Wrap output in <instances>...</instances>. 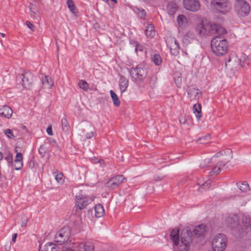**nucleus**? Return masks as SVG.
<instances>
[{
  "mask_svg": "<svg viewBox=\"0 0 251 251\" xmlns=\"http://www.w3.org/2000/svg\"><path fill=\"white\" fill-rule=\"evenodd\" d=\"M178 229L174 228V244L178 246L179 251H189L192 242V233L188 228L183 229L181 233V242H179Z\"/></svg>",
  "mask_w": 251,
  "mask_h": 251,
  "instance_id": "obj_1",
  "label": "nucleus"
},
{
  "mask_svg": "<svg viewBox=\"0 0 251 251\" xmlns=\"http://www.w3.org/2000/svg\"><path fill=\"white\" fill-rule=\"evenodd\" d=\"M211 47L213 52L216 55L222 56L226 52L228 44L225 39L216 36L212 39Z\"/></svg>",
  "mask_w": 251,
  "mask_h": 251,
  "instance_id": "obj_2",
  "label": "nucleus"
},
{
  "mask_svg": "<svg viewBox=\"0 0 251 251\" xmlns=\"http://www.w3.org/2000/svg\"><path fill=\"white\" fill-rule=\"evenodd\" d=\"M128 71L131 78L136 83L143 82L148 74L147 68L142 64L128 69Z\"/></svg>",
  "mask_w": 251,
  "mask_h": 251,
  "instance_id": "obj_3",
  "label": "nucleus"
},
{
  "mask_svg": "<svg viewBox=\"0 0 251 251\" xmlns=\"http://www.w3.org/2000/svg\"><path fill=\"white\" fill-rule=\"evenodd\" d=\"M210 6L216 12L223 14L228 12L231 9V5L228 0H212Z\"/></svg>",
  "mask_w": 251,
  "mask_h": 251,
  "instance_id": "obj_4",
  "label": "nucleus"
},
{
  "mask_svg": "<svg viewBox=\"0 0 251 251\" xmlns=\"http://www.w3.org/2000/svg\"><path fill=\"white\" fill-rule=\"evenodd\" d=\"M17 79L20 80L23 88L25 89H30L33 85L34 79V75L30 71H23L21 74L18 75Z\"/></svg>",
  "mask_w": 251,
  "mask_h": 251,
  "instance_id": "obj_5",
  "label": "nucleus"
},
{
  "mask_svg": "<svg viewBox=\"0 0 251 251\" xmlns=\"http://www.w3.org/2000/svg\"><path fill=\"white\" fill-rule=\"evenodd\" d=\"M227 239L226 236L222 233L215 235L214 237L212 246L213 251H225L226 247Z\"/></svg>",
  "mask_w": 251,
  "mask_h": 251,
  "instance_id": "obj_6",
  "label": "nucleus"
},
{
  "mask_svg": "<svg viewBox=\"0 0 251 251\" xmlns=\"http://www.w3.org/2000/svg\"><path fill=\"white\" fill-rule=\"evenodd\" d=\"M71 235L69 227H63L55 235V241L59 245H62L66 242Z\"/></svg>",
  "mask_w": 251,
  "mask_h": 251,
  "instance_id": "obj_7",
  "label": "nucleus"
},
{
  "mask_svg": "<svg viewBox=\"0 0 251 251\" xmlns=\"http://www.w3.org/2000/svg\"><path fill=\"white\" fill-rule=\"evenodd\" d=\"M244 60L242 62L241 59H239L237 56L232 54L229 56L228 61L226 62L225 65L227 68L235 71L239 69L240 67H244Z\"/></svg>",
  "mask_w": 251,
  "mask_h": 251,
  "instance_id": "obj_8",
  "label": "nucleus"
},
{
  "mask_svg": "<svg viewBox=\"0 0 251 251\" xmlns=\"http://www.w3.org/2000/svg\"><path fill=\"white\" fill-rule=\"evenodd\" d=\"M235 8L238 14L242 17L248 15L251 10L250 4L244 0H237Z\"/></svg>",
  "mask_w": 251,
  "mask_h": 251,
  "instance_id": "obj_9",
  "label": "nucleus"
},
{
  "mask_svg": "<svg viewBox=\"0 0 251 251\" xmlns=\"http://www.w3.org/2000/svg\"><path fill=\"white\" fill-rule=\"evenodd\" d=\"M126 179L123 175H118L111 177L106 183V186L111 189H115L126 181Z\"/></svg>",
  "mask_w": 251,
  "mask_h": 251,
  "instance_id": "obj_10",
  "label": "nucleus"
},
{
  "mask_svg": "<svg viewBox=\"0 0 251 251\" xmlns=\"http://www.w3.org/2000/svg\"><path fill=\"white\" fill-rule=\"evenodd\" d=\"M184 8L188 11L197 12L201 8V5L198 0H183Z\"/></svg>",
  "mask_w": 251,
  "mask_h": 251,
  "instance_id": "obj_11",
  "label": "nucleus"
},
{
  "mask_svg": "<svg viewBox=\"0 0 251 251\" xmlns=\"http://www.w3.org/2000/svg\"><path fill=\"white\" fill-rule=\"evenodd\" d=\"M93 201V199L88 197H83L82 195L76 196V205H77L78 208L80 210L86 208V207Z\"/></svg>",
  "mask_w": 251,
  "mask_h": 251,
  "instance_id": "obj_12",
  "label": "nucleus"
},
{
  "mask_svg": "<svg viewBox=\"0 0 251 251\" xmlns=\"http://www.w3.org/2000/svg\"><path fill=\"white\" fill-rule=\"evenodd\" d=\"M177 27L179 30L186 28L189 25L186 16L183 14H179L176 18Z\"/></svg>",
  "mask_w": 251,
  "mask_h": 251,
  "instance_id": "obj_13",
  "label": "nucleus"
},
{
  "mask_svg": "<svg viewBox=\"0 0 251 251\" xmlns=\"http://www.w3.org/2000/svg\"><path fill=\"white\" fill-rule=\"evenodd\" d=\"M77 250V251H94V245L90 241L82 242L78 244Z\"/></svg>",
  "mask_w": 251,
  "mask_h": 251,
  "instance_id": "obj_14",
  "label": "nucleus"
},
{
  "mask_svg": "<svg viewBox=\"0 0 251 251\" xmlns=\"http://www.w3.org/2000/svg\"><path fill=\"white\" fill-rule=\"evenodd\" d=\"M187 93L191 100H196L199 98L200 94L201 95L199 89L193 87H189Z\"/></svg>",
  "mask_w": 251,
  "mask_h": 251,
  "instance_id": "obj_15",
  "label": "nucleus"
},
{
  "mask_svg": "<svg viewBox=\"0 0 251 251\" xmlns=\"http://www.w3.org/2000/svg\"><path fill=\"white\" fill-rule=\"evenodd\" d=\"M13 111L8 105L0 106V115L6 118H10L12 115Z\"/></svg>",
  "mask_w": 251,
  "mask_h": 251,
  "instance_id": "obj_16",
  "label": "nucleus"
},
{
  "mask_svg": "<svg viewBox=\"0 0 251 251\" xmlns=\"http://www.w3.org/2000/svg\"><path fill=\"white\" fill-rule=\"evenodd\" d=\"M206 228V226L205 225L201 224L196 226L193 230V232L195 236L197 237H202L204 235Z\"/></svg>",
  "mask_w": 251,
  "mask_h": 251,
  "instance_id": "obj_17",
  "label": "nucleus"
},
{
  "mask_svg": "<svg viewBox=\"0 0 251 251\" xmlns=\"http://www.w3.org/2000/svg\"><path fill=\"white\" fill-rule=\"evenodd\" d=\"M208 24L201 23L197 25L196 28V31L200 35H208Z\"/></svg>",
  "mask_w": 251,
  "mask_h": 251,
  "instance_id": "obj_18",
  "label": "nucleus"
},
{
  "mask_svg": "<svg viewBox=\"0 0 251 251\" xmlns=\"http://www.w3.org/2000/svg\"><path fill=\"white\" fill-rule=\"evenodd\" d=\"M119 87L121 93L126 91L128 86V80L124 76L120 75Z\"/></svg>",
  "mask_w": 251,
  "mask_h": 251,
  "instance_id": "obj_19",
  "label": "nucleus"
},
{
  "mask_svg": "<svg viewBox=\"0 0 251 251\" xmlns=\"http://www.w3.org/2000/svg\"><path fill=\"white\" fill-rule=\"evenodd\" d=\"M227 221L229 226L232 228H234L238 226V217L236 215H233L232 216H229L227 218Z\"/></svg>",
  "mask_w": 251,
  "mask_h": 251,
  "instance_id": "obj_20",
  "label": "nucleus"
},
{
  "mask_svg": "<svg viewBox=\"0 0 251 251\" xmlns=\"http://www.w3.org/2000/svg\"><path fill=\"white\" fill-rule=\"evenodd\" d=\"M242 223L247 232L251 231V219L250 218L243 216L242 218Z\"/></svg>",
  "mask_w": 251,
  "mask_h": 251,
  "instance_id": "obj_21",
  "label": "nucleus"
},
{
  "mask_svg": "<svg viewBox=\"0 0 251 251\" xmlns=\"http://www.w3.org/2000/svg\"><path fill=\"white\" fill-rule=\"evenodd\" d=\"M59 247L51 242L47 243L44 247L42 251H59Z\"/></svg>",
  "mask_w": 251,
  "mask_h": 251,
  "instance_id": "obj_22",
  "label": "nucleus"
},
{
  "mask_svg": "<svg viewBox=\"0 0 251 251\" xmlns=\"http://www.w3.org/2000/svg\"><path fill=\"white\" fill-rule=\"evenodd\" d=\"M193 110L197 119L199 120L202 116L201 107L200 103H196L193 105Z\"/></svg>",
  "mask_w": 251,
  "mask_h": 251,
  "instance_id": "obj_23",
  "label": "nucleus"
},
{
  "mask_svg": "<svg viewBox=\"0 0 251 251\" xmlns=\"http://www.w3.org/2000/svg\"><path fill=\"white\" fill-rule=\"evenodd\" d=\"M94 209L96 217H101L103 216L104 210L102 205L99 203L96 204L95 206Z\"/></svg>",
  "mask_w": 251,
  "mask_h": 251,
  "instance_id": "obj_24",
  "label": "nucleus"
},
{
  "mask_svg": "<svg viewBox=\"0 0 251 251\" xmlns=\"http://www.w3.org/2000/svg\"><path fill=\"white\" fill-rule=\"evenodd\" d=\"M154 25L152 24H150L147 26L145 30L146 35L150 38H152L154 35Z\"/></svg>",
  "mask_w": 251,
  "mask_h": 251,
  "instance_id": "obj_25",
  "label": "nucleus"
},
{
  "mask_svg": "<svg viewBox=\"0 0 251 251\" xmlns=\"http://www.w3.org/2000/svg\"><path fill=\"white\" fill-rule=\"evenodd\" d=\"M110 93L111 97L113 100L114 105L116 107L119 106V105L120 104V101L119 99L118 96L117 95V94L113 90H110Z\"/></svg>",
  "mask_w": 251,
  "mask_h": 251,
  "instance_id": "obj_26",
  "label": "nucleus"
},
{
  "mask_svg": "<svg viewBox=\"0 0 251 251\" xmlns=\"http://www.w3.org/2000/svg\"><path fill=\"white\" fill-rule=\"evenodd\" d=\"M239 189L241 192L244 193H247L250 190V188L248 183L246 182L239 183L237 184Z\"/></svg>",
  "mask_w": 251,
  "mask_h": 251,
  "instance_id": "obj_27",
  "label": "nucleus"
},
{
  "mask_svg": "<svg viewBox=\"0 0 251 251\" xmlns=\"http://www.w3.org/2000/svg\"><path fill=\"white\" fill-rule=\"evenodd\" d=\"M79 87L84 91H87L89 88V84L86 80L81 79L79 81L78 83Z\"/></svg>",
  "mask_w": 251,
  "mask_h": 251,
  "instance_id": "obj_28",
  "label": "nucleus"
},
{
  "mask_svg": "<svg viewBox=\"0 0 251 251\" xmlns=\"http://www.w3.org/2000/svg\"><path fill=\"white\" fill-rule=\"evenodd\" d=\"M67 4L69 10L72 12V13L75 14L76 6L74 1L73 0H67Z\"/></svg>",
  "mask_w": 251,
  "mask_h": 251,
  "instance_id": "obj_29",
  "label": "nucleus"
},
{
  "mask_svg": "<svg viewBox=\"0 0 251 251\" xmlns=\"http://www.w3.org/2000/svg\"><path fill=\"white\" fill-rule=\"evenodd\" d=\"M61 125L62 130L65 132H67L70 127V125L66 118H63L62 119Z\"/></svg>",
  "mask_w": 251,
  "mask_h": 251,
  "instance_id": "obj_30",
  "label": "nucleus"
},
{
  "mask_svg": "<svg viewBox=\"0 0 251 251\" xmlns=\"http://www.w3.org/2000/svg\"><path fill=\"white\" fill-rule=\"evenodd\" d=\"M175 83L176 85V86L178 88H180L181 84V74L180 73L178 72H176L175 73Z\"/></svg>",
  "mask_w": 251,
  "mask_h": 251,
  "instance_id": "obj_31",
  "label": "nucleus"
},
{
  "mask_svg": "<svg viewBox=\"0 0 251 251\" xmlns=\"http://www.w3.org/2000/svg\"><path fill=\"white\" fill-rule=\"evenodd\" d=\"M152 60L156 65H159L162 62V59L160 55L158 54H154L152 55Z\"/></svg>",
  "mask_w": 251,
  "mask_h": 251,
  "instance_id": "obj_32",
  "label": "nucleus"
},
{
  "mask_svg": "<svg viewBox=\"0 0 251 251\" xmlns=\"http://www.w3.org/2000/svg\"><path fill=\"white\" fill-rule=\"evenodd\" d=\"M64 176L62 173L57 174L55 176V180L60 184H63L64 183Z\"/></svg>",
  "mask_w": 251,
  "mask_h": 251,
  "instance_id": "obj_33",
  "label": "nucleus"
},
{
  "mask_svg": "<svg viewBox=\"0 0 251 251\" xmlns=\"http://www.w3.org/2000/svg\"><path fill=\"white\" fill-rule=\"evenodd\" d=\"M217 25L216 24H208V35H212L216 33Z\"/></svg>",
  "mask_w": 251,
  "mask_h": 251,
  "instance_id": "obj_34",
  "label": "nucleus"
},
{
  "mask_svg": "<svg viewBox=\"0 0 251 251\" xmlns=\"http://www.w3.org/2000/svg\"><path fill=\"white\" fill-rule=\"evenodd\" d=\"M211 139V137L210 134H207L203 137L201 138H199L198 139V141L200 142L201 144H206L208 143Z\"/></svg>",
  "mask_w": 251,
  "mask_h": 251,
  "instance_id": "obj_35",
  "label": "nucleus"
},
{
  "mask_svg": "<svg viewBox=\"0 0 251 251\" xmlns=\"http://www.w3.org/2000/svg\"><path fill=\"white\" fill-rule=\"evenodd\" d=\"M218 165H219L218 167H215L213 168L212 171L210 172V175H212V174H215L216 175H217L219 173H220V172H221V167L223 166V164H222V162L221 163L219 162L218 163Z\"/></svg>",
  "mask_w": 251,
  "mask_h": 251,
  "instance_id": "obj_36",
  "label": "nucleus"
},
{
  "mask_svg": "<svg viewBox=\"0 0 251 251\" xmlns=\"http://www.w3.org/2000/svg\"><path fill=\"white\" fill-rule=\"evenodd\" d=\"M42 82L43 84L46 85L48 84L49 86H51L53 85L52 81L50 77L45 76V77L42 80Z\"/></svg>",
  "mask_w": 251,
  "mask_h": 251,
  "instance_id": "obj_37",
  "label": "nucleus"
},
{
  "mask_svg": "<svg viewBox=\"0 0 251 251\" xmlns=\"http://www.w3.org/2000/svg\"><path fill=\"white\" fill-rule=\"evenodd\" d=\"M4 134L9 139H14L15 136L14 135L13 131L11 129H6L4 130Z\"/></svg>",
  "mask_w": 251,
  "mask_h": 251,
  "instance_id": "obj_38",
  "label": "nucleus"
},
{
  "mask_svg": "<svg viewBox=\"0 0 251 251\" xmlns=\"http://www.w3.org/2000/svg\"><path fill=\"white\" fill-rule=\"evenodd\" d=\"M138 12H137L138 17L142 20H144L146 16V12L144 9H138Z\"/></svg>",
  "mask_w": 251,
  "mask_h": 251,
  "instance_id": "obj_39",
  "label": "nucleus"
},
{
  "mask_svg": "<svg viewBox=\"0 0 251 251\" xmlns=\"http://www.w3.org/2000/svg\"><path fill=\"white\" fill-rule=\"evenodd\" d=\"M211 181L210 180H207L205 182L202 183L200 189H203L206 190L208 189L211 185Z\"/></svg>",
  "mask_w": 251,
  "mask_h": 251,
  "instance_id": "obj_40",
  "label": "nucleus"
},
{
  "mask_svg": "<svg viewBox=\"0 0 251 251\" xmlns=\"http://www.w3.org/2000/svg\"><path fill=\"white\" fill-rule=\"evenodd\" d=\"M5 159L7 161L10 166L13 165V156L11 152H8L7 155L5 157Z\"/></svg>",
  "mask_w": 251,
  "mask_h": 251,
  "instance_id": "obj_41",
  "label": "nucleus"
},
{
  "mask_svg": "<svg viewBox=\"0 0 251 251\" xmlns=\"http://www.w3.org/2000/svg\"><path fill=\"white\" fill-rule=\"evenodd\" d=\"M226 33V29L221 25H217L216 33L218 34H224Z\"/></svg>",
  "mask_w": 251,
  "mask_h": 251,
  "instance_id": "obj_42",
  "label": "nucleus"
},
{
  "mask_svg": "<svg viewBox=\"0 0 251 251\" xmlns=\"http://www.w3.org/2000/svg\"><path fill=\"white\" fill-rule=\"evenodd\" d=\"M12 167H14L13 169L14 170H21L22 168H23V163H15V164H14L13 163V166H11Z\"/></svg>",
  "mask_w": 251,
  "mask_h": 251,
  "instance_id": "obj_43",
  "label": "nucleus"
},
{
  "mask_svg": "<svg viewBox=\"0 0 251 251\" xmlns=\"http://www.w3.org/2000/svg\"><path fill=\"white\" fill-rule=\"evenodd\" d=\"M25 25H27V26L32 31H35V25L32 24L31 23H30L28 21H26L25 22Z\"/></svg>",
  "mask_w": 251,
  "mask_h": 251,
  "instance_id": "obj_44",
  "label": "nucleus"
},
{
  "mask_svg": "<svg viewBox=\"0 0 251 251\" xmlns=\"http://www.w3.org/2000/svg\"><path fill=\"white\" fill-rule=\"evenodd\" d=\"M49 141L50 142V144H51L52 146L56 148H58V145L55 139L50 138L49 139Z\"/></svg>",
  "mask_w": 251,
  "mask_h": 251,
  "instance_id": "obj_45",
  "label": "nucleus"
},
{
  "mask_svg": "<svg viewBox=\"0 0 251 251\" xmlns=\"http://www.w3.org/2000/svg\"><path fill=\"white\" fill-rule=\"evenodd\" d=\"M144 48L142 45L138 43V45L136 46L135 48L134 49L135 51L137 53L138 51L142 52L143 51Z\"/></svg>",
  "mask_w": 251,
  "mask_h": 251,
  "instance_id": "obj_46",
  "label": "nucleus"
},
{
  "mask_svg": "<svg viewBox=\"0 0 251 251\" xmlns=\"http://www.w3.org/2000/svg\"><path fill=\"white\" fill-rule=\"evenodd\" d=\"M28 7L29 8L30 11L38 10L37 5L32 3H29Z\"/></svg>",
  "mask_w": 251,
  "mask_h": 251,
  "instance_id": "obj_47",
  "label": "nucleus"
},
{
  "mask_svg": "<svg viewBox=\"0 0 251 251\" xmlns=\"http://www.w3.org/2000/svg\"><path fill=\"white\" fill-rule=\"evenodd\" d=\"M31 13V16L34 19H36L39 17V11H30Z\"/></svg>",
  "mask_w": 251,
  "mask_h": 251,
  "instance_id": "obj_48",
  "label": "nucleus"
},
{
  "mask_svg": "<svg viewBox=\"0 0 251 251\" xmlns=\"http://www.w3.org/2000/svg\"><path fill=\"white\" fill-rule=\"evenodd\" d=\"M175 47L174 49H175V51L174 52V55H176L179 53V49L178 43L176 41H175Z\"/></svg>",
  "mask_w": 251,
  "mask_h": 251,
  "instance_id": "obj_49",
  "label": "nucleus"
},
{
  "mask_svg": "<svg viewBox=\"0 0 251 251\" xmlns=\"http://www.w3.org/2000/svg\"><path fill=\"white\" fill-rule=\"evenodd\" d=\"M38 151H39V153L42 157H44L45 156L46 151L44 148L43 146H41V147L39 148V149L38 150Z\"/></svg>",
  "mask_w": 251,
  "mask_h": 251,
  "instance_id": "obj_50",
  "label": "nucleus"
},
{
  "mask_svg": "<svg viewBox=\"0 0 251 251\" xmlns=\"http://www.w3.org/2000/svg\"><path fill=\"white\" fill-rule=\"evenodd\" d=\"M15 158L17 159V160H21L23 161V156L22 153L21 152H17Z\"/></svg>",
  "mask_w": 251,
  "mask_h": 251,
  "instance_id": "obj_51",
  "label": "nucleus"
},
{
  "mask_svg": "<svg viewBox=\"0 0 251 251\" xmlns=\"http://www.w3.org/2000/svg\"><path fill=\"white\" fill-rule=\"evenodd\" d=\"M173 5L171 3H169L168 6V14L172 16L173 15Z\"/></svg>",
  "mask_w": 251,
  "mask_h": 251,
  "instance_id": "obj_52",
  "label": "nucleus"
},
{
  "mask_svg": "<svg viewBox=\"0 0 251 251\" xmlns=\"http://www.w3.org/2000/svg\"><path fill=\"white\" fill-rule=\"evenodd\" d=\"M165 39L168 46L172 43V39L171 36H166Z\"/></svg>",
  "mask_w": 251,
  "mask_h": 251,
  "instance_id": "obj_53",
  "label": "nucleus"
},
{
  "mask_svg": "<svg viewBox=\"0 0 251 251\" xmlns=\"http://www.w3.org/2000/svg\"><path fill=\"white\" fill-rule=\"evenodd\" d=\"M129 43L133 47L135 48L136 46L138 45L139 42L136 41H135L134 40H130Z\"/></svg>",
  "mask_w": 251,
  "mask_h": 251,
  "instance_id": "obj_54",
  "label": "nucleus"
},
{
  "mask_svg": "<svg viewBox=\"0 0 251 251\" xmlns=\"http://www.w3.org/2000/svg\"><path fill=\"white\" fill-rule=\"evenodd\" d=\"M47 132L48 134L50 135H53V132L52 131V127L51 126H49L48 127V128H47Z\"/></svg>",
  "mask_w": 251,
  "mask_h": 251,
  "instance_id": "obj_55",
  "label": "nucleus"
},
{
  "mask_svg": "<svg viewBox=\"0 0 251 251\" xmlns=\"http://www.w3.org/2000/svg\"><path fill=\"white\" fill-rule=\"evenodd\" d=\"M93 136H94V133L93 132L91 131L89 133H87L86 134V138L87 139H90Z\"/></svg>",
  "mask_w": 251,
  "mask_h": 251,
  "instance_id": "obj_56",
  "label": "nucleus"
},
{
  "mask_svg": "<svg viewBox=\"0 0 251 251\" xmlns=\"http://www.w3.org/2000/svg\"><path fill=\"white\" fill-rule=\"evenodd\" d=\"M17 237V233H14L12 235V241L13 242H16V238Z\"/></svg>",
  "mask_w": 251,
  "mask_h": 251,
  "instance_id": "obj_57",
  "label": "nucleus"
},
{
  "mask_svg": "<svg viewBox=\"0 0 251 251\" xmlns=\"http://www.w3.org/2000/svg\"><path fill=\"white\" fill-rule=\"evenodd\" d=\"M170 239L173 241V229H170Z\"/></svg>",
  "mask_w": 251,
  "mask_h": 251,
  "instance_id": "obj_58",
  "label": "nucleus"
},
{
  "mask_svg": "<svg viewBox=\"0 0 251 251\" xmlns=\"http://www.w3.org/2000/svg\"><path fill=\"white\" fill-rule=\"evenodd\" d=\"M223 152L222 151H220L219 152H218L214 156V157H218L219 156L221 155H223Z\"/></svg>",
  "mask_w": 251,
  "mask_h": 251,
  "instance_id": "obj_59",
  "label": "nucleus"
},
{
  "mask_svg": "<svg viewBox=\"0 0 251 251\" xmlns=\"http://www.w3.org/2000/svg\"><path fill=\"white\" fill-rule=\"evenodd\" d=\"M14 162H15V164L16 163H23V161H21V160H17V159L15 158V160H14Z\"/></svg>",
  "mask_w": 251,
  "mask_h": 251,
  "instance_id": "obj_60",
  "label": "nucleus"
},
{
  "mask_svg": "<svg viewBox=\"0 0 251 251\" xmlns=\"http://www.w3.org/2000/svg\"><path fill=\"white\" fill-rule=\"evenodd\" d=\"M26 225V221H23L22 224L21 225L22 227H24Z\"/></svg>",
  "mask_w": 251,
  "mask_h": 251,
  "instance_id": "obj_61",
  "label": "nucleus"
},
{
  "mask_svg": "<svg viewBox=\"0 0 251 251\" xmlns=\"http://www.w3.org/2000/svg\"><path fill=\"white\" fill-rule=\"evenodd\" d=\"M162 178V177H160L159 176L155 177L154 180L158 181V180H161Z\"/></svg>",
  "mask_w": 251,
  "mask_h": 251,
  "instance_id": "obj_62",
  "label": "nucleus"
},
{
  "mask_svg": "<svg viewBox=\"0 0 251 251\" xmlns=\"http://www.w3.org/2000/svg\"><path fill=\"white\" fill-rule=\"evenodd\" d=\"M62 251H74L71 249L66 248L65 250H63Z\"/></svg>",
  "mask_w": 251,
  "mask_h": 251,
  "instance_id": "obj_63",
  "label": "nucleus"
},
{
  "mask_svg": "<svg viewBox=\"0 0 251 251\" xmlns=\"http://www.w3.org/2000/svg\"><path fill=\"white\" fill-rule=\"evenodd\" d=\"M0 35H1V36L2 37H4L5 36V34L4 33H0Z\"/></svg>",
  "mask_w": 251,
  "mask_h": 251,
  "instance_id": "obj_64",
  "label": "nucleus"
}]
</instances>
